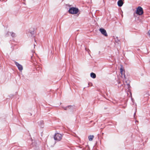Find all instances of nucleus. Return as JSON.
<instances>
[{
  "label": "nucleus",
  "instance_id": "nucleus-4",
  "mask_svg": "<svg viewBox=\"0 0 150 150\" xmlns=\"http://www.w3.org/2000/svg\"><path fill=\"white\" fill-rule=\"evenodd\" d=\"M99 31L104 35L105 36H107V34L106 30L103 28H100L99 29Z\"/></svg>",
  "mask_w": 150,
  "mask_h": 150
},
{
  "label": "nucleus",
  "instance_id": "nucleus-5",
  "mask_svg": "<svg viewBox=\"0 0 150 150\" xmlns=\"http://www.w3.org/2000/svg\"><path fill=\"white\" fill-rule=\"evenodd\" d=\"M15 63L19 70L20 71H22L23 69L22 66L16 62Z\"/></svg>",
  "mask_w": 150,
  "mask_h": 150
},
{
  "label": "nucleus",
  "instance_id": "nucleus-8",
  "mask_svg": "<svg viewBox=\"0 0 150 150\" xmlns=\"http://www.w3.org/2000/svg\"><path fill=\"white\" fill-rule=\"evenodd\" d=\"M94 136L93 135H90L89 136L88 138L89 141H91L92 140Z\"/></svg>",
  "mask_w": 150,
  "mask_h": 150
},
{
  "label": "nucleus",
  "instance_id": "nucleus-6",
  "mask_svg": "<svg viewBox=\"0 0 150 150\" xmlns=\"http://www.w3.org/2000/svg\"><path fill=\"white\" fill-rule=\"evenodd\" d=\"M117 4L119 6H121L123 4V2L121 0H119L117 2Z\"/></svg>",
  "mask_w": 150,
  "mask_h": 150
},
{
  "label": "nucleus",
  "instance_id": "nucleus-2",
  "mask_svg": "<svg viewBox=\"0 0 150 150\" xmlns=\"http://www.w3.org/2000/svg\"><path fill=\"white\" fill-rule=\"evenodd\" d=\"M62 138V135L60 134L57 133L55 134L54 136V139L56 140L59 141Z\"/></svg>",
  "mask_w": 150,
  "mask_h": 150
},
{
  "label": "nucleus",
  "instance_id": "nucleus-9",
  "mask_svg": "<svg viewBox=\"0 0 150 150\" xmlns=\"http://www.w3.org/2000/svg\"><path fill=\"white\" fill-rule=\"evenodd\" d=\"M123 71L124 70H123L122 67H121L120 69V72L122 76V75L123 74Z\"/></svg>",
  "mask_w": 150,
  "mask_h": 150
},
{
  "label": "nucleus",
  "instance_id": "nucleus-12",
  "mask_svg": "<svg viewBox=\"0 0 150 150\" xmlns=\"http://www.w3.org/2000/svg\"><path fill=\"white\" fill-rule=\"evenodd\" d=\"M124 77L125 80H126V77H125V75L124 74Z\"/></svg>",
  "mask_w": 150,
  "mask_h": 150
},
{
  "label": "nucleus",
  "instance_id": "nucleus-11",
  "mask_svg": "<svg viewBox=\"0 0 150 150\" xmlns=\"http://www.w3.org/2000/svg\"><path fill=\"white\" fill-rule=\"evenodd\" d=\"M127 87L128 88H129L130 87V85H129V83H127Z\"/></svg>",
  "mask_w": 150,
  "mask_h": 150
},
{
  "label": "nucleus",
  "instance_id": "nucleus-7",
  "mask_svg": "<svg viewBox=\"0 0 150 150\" xmlns=\"http://www.w3.org/2000/svg\"><path fill=\"white\" fill-rule=\"evenodd\" d=\"M91 76L92 78L94 79L96 77V75L95 74L93 73H91Z\"/></svg>",
  "mask_w": 150,
  "mask_h": 150
},
{
  "label": "nucleus",
  "instance_id": "nucleus-10",
  "mask_svg": "<svg viewBox=\"0 0 150 150\" xmlns=\"http://www.w3.org/2000/svg\"><path fill=\"white\" fill-rule=\"evenodd\" d=\"M147 34L149 37L150 38V29L148 31Z\"/></svg>",
  "mask_w": 150,
  "mask_h": 150
},
{
  "label": "nucleus",
  "instance_id": "nucleus-13",
  "mask_svg": "<svg viewBox=\"0 0 150 150\" xmlns=\"http://www.w3.org/2000/svg\"><path fill=\"white\" fill-rule=\"evenodd\" d=\"M65 110H66L67 109V108H65Z\"/></svg>",
  "mask_w": 150,
  "mask_h": 150
},
{
  "label": "nucleus",
  "instance_id": "nucleus-3",
  "mask_svg": "<svg viewBox=\"0 0 150 150\" xmlns=\"http://www.w3.org/2000/svg\"><path fill=\"white\" fill-rule=\"evenodd\" d=\"M136 13L139 15L142 14L143 13L142 8L140 6L138 7L137 9Z\"/></svg>",
  "mask_w": 150,
  "mask_h": 150
},
{
  "label": "nucleus",
  "instance_id": "nucleus-1",
  "mask_svg": "<svg viewBox=\"0 0 150 150\" xmlns=\"http://www.w3.org/2000/svg\"><path fill=\"white\" fill-rule=\"evenodd\" d=\"M69 12L70 14H76L79 12L78 8L75 7H71L69 8Z\"/></svg>",
  "mask_w": 150,
  "mask_h": 150
}]
</instances>
